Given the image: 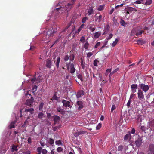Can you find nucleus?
I'll return each instance as SVG.
<instances>
[{"mask_svg": "<svg viewBox=\"0 0 154 154\" xmlns=\"http://www.w3.org/2000/svg\"><path fill=\"white\" fill-rule=\"evenodd\" d=\"M144 32L143 30H141L138 27L133 28L132 29L131 33V35L138 36L141 35V34Z\"/></svg>", "mask_w": 154, "mask_h": 154, "instance_id": "nucleus-1", "label": "nucleus"}, {"mask_svg": "<svg viewBox=\"0 0 154 154\" xmlns=\"http://www.w3.org/2000/svg\"><path fill=\"white\" fill-rule=\"evenodd\" d=\"M57 31L53 30L52 29H49L46 32V35L43 37L42 40L45 41L49 39L50 37H52L55 34Z\"/></svg>", "mask_w": 154, "mask_h": 154, "instance_id": "nucleus-2", "label": "nucleus"}, {"mask_svg": "<svg viewBox=\"0 0 154 154\" xmlns=\"http://www.w3.org/2000/svg\"><path fill=\"white\" fill-rule=\"evenodd\" d=\"M142 137L139 135L135 141V144L136 147L138 148L140 147L143 143Z\"/></svg>", "mask_w": 154, "mask_h": 154, "instance_id": "nucleus-3", "label": "nucleus"}, {"mask_svg": "<svg viewBox=\"0 0 154 154\" xmlns=\"http://www.w3.org/2000/svg\"><path fill=\"white\" fill-rule=\"evenodd\" d=\"M30 80L32 83H40L43 80V78L41 76H39L37 78H36L35 76H34L33 78L30 79Z\"/></svg>", "mask_w": 154, "mask_h": 154, "instance_id": "nucleus-4", "label": "nucleus"}, {"mask_svg": "<svg viewBox=\"0 0 154 154\" xmlns=\"http://www.w3.org/2000/svg\"><path fill=\"white\" fill-rule=\"evenodd\" d=\"M139 87L140 88V89L142 91H143L144 92L146 93L148 90L149 89V87L148 85H146L144 84L141 83L140 84Z\"/></svg>", "mask_w": 154, "mask_h": 154, "instance_id": "nucleus-5", "label": "nucleus"}, {"mask_svg": "<svg viewBox=\"0 0 154 154\" xmlns=\"http://www.w3.org/2000/svg\"><path fill=\"white\" fill-rule=\"evenodd\" d=\"M137 95L139 100H142L144 99V95L143 94V91L142 90L138 89Z\"/></svg>", "mask_w": 154, "mask_h": 154, "instance_id": "nucleus-6", "label": "nucleus"}, {"mask_svg": "<svg viewBox=\"0 0 154 154\" xmlns=\"http://www.w3.org/2000/svg\"><path fill=\"white\" fill-rule=\"evenodd\" d=\"M33 97H31L30 99H27L26 100L25 104L29 106L30 107H31L32 106V104L33 102Z\"/></svg>", "mask_w": 154, "mask_h": 154, "instance_id": "nucleus-7", "label": "nucleus"}, {"mask_svg": "<svg viewBox=\"0 0 154 154\" xmlns=\"http://www.w3.org/2000/svg\"><path fill=\"white\" fill-rule=\"evenodd\" d=\"M148 152L149 154H154V144H150L148 147Z\"/></svg>", "mask_w": 154, "mask_h": 154, "instance_id": "nucleus-8", "label": "nucleus"}, {"mask_svg": "<svg viewBox=\"0 0 154 154\" xmlns=\"http://www.w3.org/2000/svg\"><path fill=\"white\" fill-rule=\"evenodd\" d=\"M75 2L71 1V2L69 3L67 5H65V7L66 8V10L68 11L70 10V9L72 8L73 5L74 4Z\"/></svg>", "mask_w": 154, "mask_h": 154, "instance_id": "nucleus-9", "label": "nucleus"}, {"mask_svg": "<svg viewBox=\"0 0 154 154\" xmlns=\"http://www.w3.org/2000/svg\"><path fill=\"white\" fill-rule=\"evenodd\" d=\"M62 103H63V106L66 107H70V102L69 101L63 100L62 101Z\"/></svg>", "mask_w": 154, "mask_h": 154, "instance_id": "nucleus-10", "label": "nucleus"}, {"mask_svg": "<svg viewBox=\"0 0 154 154\" xmlns=\"http://www.w3.org/2000/svg\"><path fill=\"white\" fill-rule=\"evenodd\" d=\"M70 62L69 63V64H70V72L72 74L74 73L75 71V69L74 67V65L73 63L70 64Z\"/></svg>", "mask_w": 154, "mask_h": 154, "instance_id": "nucleus-11", "label": "nucleus"}, {"mask_svg": "<svg viewBox=\"0 0 154 154\" xmlns=\"http://www.w3.org/2000/svg\"><path fill=\"white\" fill-rule=\"evenodd\" d=\"M137 87V85L136 84H133L131 85L132 89L131 91L133 93H134L136 92Z\"/></svg>", "mask_w": 154, "mask_h": 154, "instance_id": "nucleus-12", "label": "nucleus"}, {"mask_svg": "<svg viewBox=\"0 0 154 154\" xmlns=\"http://www.w3.org/2000/svg\"><path fill=\"white\" fill-rule=\"evenodd\" d=\"M84 91L83 90H80L77 92L76 94L77 98H79L81 97L82 95L84 94Z\"/></svg>", "mask_w": 154, "mask_h": 154, "instance_id": "nucleus-13", "label": "nucleus"}, {"mask_svg": "<svg viewBox=\"0 0 154 154\" xmlns=\"http://www.w3.org/2000/svg\"><path fill=\"white\" fill-rule=\"evenodd\" d=\"M51 61L50 60L48 59L46 61V66L48 68H50L51 66Z\"/></svg>", "mask_w": 154, "mask_h": 154, "instance_id": "nucleus-14", "label": "nucleus"}, {"mask_svg": "<svg viewBox=\"0 0 154 154\" xmlns=\"http://www.w3.org/2000/svg\"><path fill=\"white\" fill-rule=\"evenodd\" d=\"M77 104L79 106L78 107V109L80 110L83 108V105L82 102L81 101H79L77 102Z\"/></svg>", "mask_w": 154, "mask_h": 154, "instance_id": "nucleus-15", "label": "nucleus"}, {"mask_svg": "<svg viewBox=\"0 0 154 154\" xmlns=\"http://www.w3.org/2000/svg\"><path fill=\"white\" fill-rule=\"evenodd\" d=\"M60 57H58L57 59V61H54V63L56 66L57 68V69H58L59 67V63L60 61Z\"/></svg>", "mask_w": 154, "mask_h": 154, "instance_id": "nucleus-16", "label": "nucleus"}, {"mask_svg": "<svg viewBox=\"0 0 154 154\" xmlns=\"http://www.w3.org/2000/svg\"><path fill=\"white\" fill-rule=\"evenodd\" d=\"M131 138V132L128 131V134L125 135L124 137V139L125 140H127L128 139H130Z\"/></svg>", "mask_w": 154, "mask_h": 154, "instance_id": "nucleus-17", "label": "nucleus"}, {"mask_svg": "<svg viewBox=\"0 0 154 154\" xmlns=\"http://www.w3.org/2000/svg\"><path fill=\"white\" fill-rule=\"evenodd\" d=\"M34 110L33 108L25 109V112H29L31 115L34 113Z\"/></svg>", "mask_w": 154, "mask_h": 154, "instance_id": "nucleus-18", "label": "nucleus"}, {"mask_svg": "<svg viewBox=\"0 0 154 154\" xmlns=\"http://www.w3.org/2000/svg\"><path fill=\"white\" fill-rule=\"evenodd\" d=\"M148 124L149 125V126H147V128H148L150 126L154 127V119L152 120H149V122H148Z\"/></svg>", "mask_w": 154, "mask_h": 154, "instance_id": "nucleus-19", "label": "nucleus"}, {"mask_svg": "<svg viewBox=\"0 0 154 154\" xmlns=\"http://www.w3.org/2000/svg\"><path fill=\"white\" fill-rule=\"evenodd\" d=\"M60 119V118L59 116H56L54 119V124L55 125L57 123V122L59 121Z\"/></svg>", "mask_w": 154, "mask_h": 154, "instance_id": "nucleus-20", "label": "nucleus"}, {"mask_svg": "<svg viewBox=\"0 0 154 154\" xmlns=\"http://www.w3.org/2000/svg\"><path fill=\"white\" fill-rule=\"evenodd\" d=\"M102 16L100 15L99 16H97L95 19V21H97L99 23H100L102 20Z\"/></svg>", "mask_w": 154, "mask_h": 154, "instance_id": "nucleus-21", "label": "nucleus"}, {"mask_svg": "<svg viewBox=\"0 0 154 154\" xmlns=\"http://www.w3.org/2000/svg\"><path fill=\"white\" fill-rule=\"evenodd\" d=\"M134 8L131 7H128L127 8H125V11H128L130 13H131L133 11Z\"/></svg>", "mask_w": 154, "mask_h": 154, "instance_id": "nucleus-22", "label": "nucleus"}, {"mask_svg": "<svg viewBox=\"0 0 154 154\" xmlns=\"http://www.w3.org/2000/svg\"><path fill=\"white\" fill-rule=\"evenodd\" d=\"M152 0H146V2H144L142 3L143 4H145L146 5H149L152 3Z\"/></svg>", "mask_w": 154, "mask_h": 154, "instance_id": "nucleus-23", "label": "nucleus"}, {"mask_svg": "<svg viewBox=\"0 0 154 154\" xmlns=\"http://www.w3.org/2000/svg\"><path fill=\"white\" fill-rule=\"evenodd\" d=\"M18 147V146L13 145L12 146V151H17L18 150V149H17Z\"/></svg>", "mask_w": 154, "mask_h": 154, "instance_id": "nucleus-24", "label": "nucleus"}, {"mask_svg": "<svg viewBox=\"0 0 154 154\" xmlns=\"http://www.w3.org/2000/svg\"><path fill=\"white\" fill-rule=\"evenodd\" d=\"M101 33L99 32H97L94 34V37L95 38H98L101 35Z\"/></svg>", "mask_w": 154, "mask_h": 154, "instance_id": "nucleus-25", "label": "nucleus"}, {"mask_svg": "<svg viewBox=\"0 0 154 154\" xmlns=\"http://www.w3.org/2000/svg\"><path fill=\"white\" fill-rule=\"evenodd\" d=\"M88 12V15L89 16H90L91 14H93L94 13V11H93V8H89Z\"/></svg>", "mask_w": 154, "mask_h": 154, "instance_id": "nucleus-26", "label": "nucleus"}, {"mask_svg": "<svg viewBox=\"0 0 154 154\" xmlns=\"http://www.w3.org/2000/svg\"><path fill=\"white\" fill-rule=\"evenodd\" d=\"M57 110L58 112H60L61 114H64L65 113V112L63 111V109H61L60 107L58 108L57 109Z\"/></svg>", "mask_w": 154, "mask_h": 154, "instance_id": "nucleus-27", "label": "nucleus"}, {"mask_svg": "<svg viewBox=\"0 0 154 154\" xmlns=\"http://www.w3.org/2000/svg\"><path fill=\"white\" fill-rule=\"evenodd\" d=\"M48 143L51 145H52L54 143V140L51 138H50L48 141Z\"/></svg>", "mask_w": 154, "mask_h": 154, "instance_id": "nucleus-28", "label": "nucleus"}, {"mask_svg": "<svg viewBox=\"0 0 154 154\" xmlns=\"http://www.w3.org/2000/svg\"><path fill=\"white\" fill-rule=\"evenodd\" d=\"M105 6V5H100L99 6L97 10L98 11H102L104 9V7Z\"/></svg>", "mask_w": 154, "mask_h": 154, "instance_id": "nucleus-29", "label": "nucleus"}, {"mask_svg": "<svg viewBox=\"0 0 154 154\" xmlns=\"http://www.w3.org/2000/svg\"><path fill=\"white\" fill-rule=\"evenodd\" d=\"M75 56L73 54H70L69 56V60L70 61L73 62Z\"/></svg>", "mask_w": 154, "mask_h": 154, "instance_id": "nucleus-30", "label": "nucleus"}, {"mask_svg": "<svg viewBox=\"0 0 154 154\" xmlns=\"http://www.w3.org/2000/svg\"><path fill=\"white\" fill-rule=\"evenodd\" d=\"M83 133L81 131H78L75 133L74 134V135L75 137H77L79 135L82 134Z\"/></svg>", "mask_w": 154, "mask_h": 154, "instance_id": "nucleus-31", "label": "nucleus"}, {"mask_svg": "<svg viewBox=\"0 0 154 154\" xmlns=\"http://www.w3.org/2000/svg\"><path fill=\"white\" fill-rule=\"evenodd\" d=\"M44 105V103L43 102H41L39 105V110L41 111L43 109V108Z\"/></svg>", "mask_w": 154, "mask_h": 154, "instance_id": "nucleus-32", "label": "nucleus"}, {"mask_svg": "<svg viewBox=\"0 0 154 154\" xmlns=\"http://www.w3.org/2000/svg\"><path fill=\"white\" fill-rule=\"evenodd\" d=\"M14 122H12L9 125V128L10 129H11L14 128Z\"/></svg>", "mask_w": 154, "mask_h": 154, "instance_id": "nucleus-33", "label": "nucleus"}, {"mask_svg": "<svg viewBox=\"0 0 154 154\" xmlns=\"http://www.w3.org/2000/svg\"><path fill=\"white\" fill-rule=\"evenodd\" d=\"M63 149V148L60 147L57 149V150L58 152H62Z\"/></svg>", "mask_w": 154, "mask_h": 154, "instance_id": "nucleus-34", "label": "nucleus"}, {"mask_svg": "<svg viewBox=\"0 0 154 154\" xmlns=\"http://www.w3.org/2000/svg\"><path fill=\"white\" fill-rule=\"evenodd\" d=\"M43 113L42 112H39L38 115V117L40 119H42L43 116Z\"/></svg>", "mask_w": 154, "mask_h": 154, "instance_id": "nucleus-35", "label": "nucleus"}, {"mask_svg": "<svg viewBox=\"0 0 154 154\" xmlns=\"http://www.w3.org/2000/svg\"><path fill=\"white\" fill-rule=\"evenodd\" d=\"M120 23L121 25L124 26H125V25L127 24L125 21L124 20H122L121 21Z\"/></svg>", "mask_w": 154, "mask_h": 154, "instance_id": "nucleus-36", "label": "nucleus"}, {"mask_svg": "<svg viewBox=\"0 0 154 154\" xmlns=\"http://www.w3.org/2000/svg\"><path fill=\"white\" fill-rule=\"evenodd\" d=\"M89 45V44L88 42L85 43L84 45V48L85 49H87Z\"/></svg>", "mask_w": 154, "mask_h": 154, "instance_id": "nucleus-37", "label": "nucleus"}, {"mask_svg": "<svg viewBox=\"0 0 154 154\" xmlns=\"http://www.w3.org/2000/svg\"><path fill=\"white\" fill-rule=\"evenodd\" d=\"M89 29L92 32H93L95 30L96 27L95 26L93 27L92 26H90L89 28Z\"/></svg>", "mask_w": 154, "mask_h": 154, "instance_id": "nucleus-38", "label": "nucleus"}, {"mask_svg": "<svg viewBox=\"0 0 154 154\" xmlns=\"http://www.w3.org/2000/svg\"><path fill=\"white\" fill-rule=\"evenodd\" d=\"M123 146L122 145L118 146V150L119 151H122L123 149Z\"/></svg>", "mask_w": 154, "mask_h": 154, "instance_id": "nucleus-39", "label": "nucleus"}, {"mask_svg": "<svg viewBox=\"0 0 154 154\" xmlns=\"http://www.w3.org/2000/svg\"><path fill=\"white\" fill-rule=\"evenodd\" d=\"M80 41L82 43H84L85 42V38L84 36H82L80 39Z\"/></svg>", "mask_w": 154, "mask_h": 154, "instance_id": "nucleus-40", "label": "nucleus"}, {"mask_svg": "<svg viewBox=\"0 0 154 154\" xmlns=\"http://www.w3.org/2000/svg\"><path fill=\"white\" fill-rule=\"evenodd\" d=\"M88 19V18L86 17H85L82 18V22L83 23H85L86 22V21Z\"/></svg>", "mask_w": 154, "mask_h": 154, "instance_id": "nucleus-41", "label": "nucleus"}, {"mask_svg": "<svg viewBox=\"0 0 154 154\" xmlns=\"http://www.w3.org/2000/svg\"><path fill=\"white\" fill-rule=\"evenodd\" d=\"M69 59V56L68 55H66L64 58V60L65 61H67Z\"/></svg>", "mask_w": 154, "mask_h": 154, "instance_id": "nucleus-42", "label": "nucleus"}, {"mask_svg": "<svg viewBox=\"0 0 154 154\" xmlns=\"http://www.w3.org/2000/svg\"><path fill=\"white\" fill-rule=\"evenodd\" d=\"M118 40L117 39H116L115 42H114L112 44V46L113 47H114L116 46V44L118 42Z\"/></svg>", "mask_w": 154, "mask_h": 154, "instance_id": "nucleus-43", "label": "nucleus"}, {"mask_svg": "<svg viewBox=\"0 0 154 154\" xmlns=\"http://www.w3.org/2000/svg\"><path fill=\"white\" fill-rule=\"evenodd\" d=\"M116 109V106L115 104L112 105L111 110V112H112L113 111Z\"/></svg>", "mask_w": 154, "mask_h": 154, "instance_id": "nucleus-44", "label": "nucleus"}, {"mask_svg": "<svg viewBox=\"0 0 154 154\" xmlns=\"http://www.w3.org/2000/svg\"><path fill=\"white\" fill-rule=\"evenodd\" d=\"M60 37L58 39H56L54 42V44H53V45L51 46V47H52L54 45V44H57V42H59V39H60Z\"/></svg>", "mask_w": 154, "mask_h": 154, "instance_id": "nucleus-45", "label": "nucleus"}, {"mask_svg": "<svg viewBox=\"0 0 154 154\" xmlns=\"http://www.w3.org/2000/svg\"><path fill=\"white\" fill-rule=\"evenodd\" d=\"M77 77L79 79H80L81 82H82L83 81L82 75L80 74H79L77 75Z\"/></svg>", "mask_w": 154, "mask_h": 154, "instance_id": "nucleus-46", "label": "nucleus"}, {"mask_svg": "<svg viewBox=\"0 0 154 154\" xmlns=\"http://www.w3.org/2000/svg\"><path fill=\"white\" fill-rule=\"evenodd\" d=\"M28 123V122L27 120H25L24 122V124L22 125V127H25L26 126V125Z\"/></svg>", "mask_w": 154, "mask_h": 154, "instance_id": "nucleus-47", "label": "nucleus"}, {"mask_svg": "<svg viewBox=\"0 0 154 154\" xmlns=\"http://www.w3.org/2000/svg\"><path fill=\"white\" fill-rule=\"evenodd\" d=\"M93 54V53L92 52H88L87 54V57L88 58L90 57Z\"/></svg>", "mask_w": 154, "mask_h": 154, "instance_id": "nucleus-48", "label": "nucleus"}, {"mask_svg": "<svg viewBox=\"0 0 154 154\" xmlns=\"http://www.w3.org/2000/svg\"><path fill=\"white\" fill-rule=\"evenodd\" d=\"M55 143L56 145H59L60 144H62L61 141L60 140H57L55 141Z\"/></svg>", "mask_w": 154, "mask_h": 154, "instance_id": "nucleus-49", "label": "nucleus"}, {"mask_svg": "<svg viewBox=\"0 0 154 154\" xmlns=\"http://www.w3.org/2000/svg\"><path fill=\"white\" fill-rule=\"evenodd\" d=\"M70 24H69L68 26H66L64 29L63 30L62 32H65L66 31V30L68 28L70 27Z\"/></svg>", "mask_w": 154, "mask_h": 154, "instance_id": "nucleus-50", "label": "nucleus"}, {"mask_svg": "<svg viewBox=\"0 0 154 154\" xmlns=\"http://www.w3.org/2000/svg\"><path fill=\"white\" fill-rule=\"evenodd\" d=\"M99 61L97 60L96 59H95L94 60V61L93 64L94 66H97V62H99Z\"/></svg>", "mask_w": 154, "mask_h": 154, "instance_id": "nucleus-51", "label": "nucleus"}, {"mask_svg": "<svg viewBox=\"0 0 154 154\" xmlns=\"http://www.w3.org/2000/svg\"><path fill=\"white\" fill-rule=\"evenodd\" d=\"M101 127V124L99 123L96 127L97 130H99Z\"/></svg>", "mask_w": 154, "mask_h": 154, "instance_id": "nucleus-52", "label": "nucleus"}, {"mask_svg": "<svg viewBox=\"0 0 154 154\" xmlns=\"http://www.w3.org/2000/svg\"><path fill=\"white\" fill-rule=\"evenodd\" d=\"M53 98L55 100H58V97L56 94H55L53 95Z\"/></svg>", "mask_w": 154, "mask_h": 154, "instance_id": "nucleus-53", "label": "nucleus"}, {"mask_svg": "<svg viewBox=\"0 0 154 154\" xmlns=\"http://www.w3.org/2000/svg\"><path fill=\"white\" fill-rule=\"evenodd\" d=\"M100 42H98L94 46L95 48H97L98 46H100Z\"/></svg>", "mask_w": 154, "mask_h": 154, "instance_id": "nucleus-54", "label": "nucleus"}, {"mask_svg": "<svg viewBox=\"0 0 154 154\" xmlns=\"http://www.w3.org/2000/svg\"><path fill=\"white\" fill-rule=\"evenodd\" d=\"M140 129L143 131H145L146 130V128L144 126H141Z\"/></svg>", "mask_w": 154, "mask_h": 154, "instance_id": "nucleus-55", "label": "nucleus"}, {"mask_svg": "<svg viewBox=\"0 0 154 154\" xmlns=\"http://www.w3.org/2000/svg\"><path fill=\"white\" fill-rule=\"evenodd\" d=\"M42 148L41 147H39L37 148V151L38 152H41Z\"/></svg>", "mask_w": 154, "mask_h": 154, "instance_id": "nucleus-56", "label": "nucleus"}, {"mask_svg": "<svg viewBox=\"0 0 154 154\" xmlns=\"http://www.w3.org/2000/svg\"><path fill=\"white\" fill-rule=\"evenodd\" d=\"M42 154H46L47 151L45 149H43L42 150Z\"/></svg>", "mask_w": 154, "mask_h": 154, "instance_id": "nucleus-57", "label": "nucleus"}, {"mask_svg": "<svg viewBox=\"0 0 154 154\" xmlns=\"http://www.w3.org/2000/svg\"><path fill=\"white\" fill-rule=\"evenodd\" d=\"M113 36V34H110L108 38H107V40L110 39Z\"/></svg>", "mask_w": 154, "mask_h": 154, "instance_id": "nucleus-58", "label": "nucleus"}, {"mask_svg": "<svg viewBox=\"0 0 154 154\" xmlns=\"http://www.w3.org/2000/svg\"><path fill=\"white\" fill-rule=\"evenodd\" d=\"M28 142L29 143L31 144L32 143V139L31 137H29L28 139Z\"/></svg>", "mask_w": 154, "mask_h": 154, "instance_id": "nucleus-59", "label": "nucleus"}, {"mask_svg": "<svg viewBox=\"0 0 154 154\" xmlns=\"http://www.w3.org/2000/svg\"><path fill=\"white\" fill-rule=\"evenodd\" d=\"M81 63V65L82 68L83 69H85V65L83 64V61H82Z\"/></svg>", "mask_w": 154, "mask_h": 154, "instance_id": "nucleus-60", "label": "nucleus"}, {"mask_svg": "<svg viewBox=\"0 0 154 154\" xmlns=\"http://www.w3.org/2000/svg\"><path fill=\"white\" fill-rule=\"evenodd\" d=\"M124 5V4L123 3L122 4H120V5H118L116 6L115 8L116 9H117V8L119 7H122V6Z\"/></svg>", "mask_w": 154, "mask_h": 154, "instance_id": "nucleus-61", "label": "nucleus"}, {"mask_svg": "<svg viewBox=\"0 0 154 154\" xmlns=\"http://www.w3.org/2000/svg\"><path fill=\"white\" fill-rule=\"evenodd\" d=\"M134 3L135 4H140L141 3V2L140 1V0H137L135 2H134Z\"/></svg>", "mask_w": 154, "mask_h": 154, "instance_id": "nucleus-62", "label": "nucleus"}, {"mask_svg": "<svg viewBox=\"0 0 154 154\" xmlns=\"http://www.w3.org/2000/svg\"><path fill=\"white\" fill-rule=\"evenodd\" d=\"M131 103V100H128V102L127 103V105L128 107H129L130 106V105Z\"/></svg>", "mask_w": 154, "mask_h": 154, "instance_id": "nucleus-63", "label": "nucleus"}, {"mask_svg": "<svg viewBox=\"0 0 154 154\" xmlns=\"http://www.w3.org/2000/svg\"><path fill=\"white\" fill-rule=\"evenodd\" d=\"M119 70V69L118 68H116V69H115L114 70H113L112 72L114 74L116 72H117L118 70Z\"/></svg>", "mask_w": 154, "mask_h": 154, "instance_id": "nucleus-64", "label": "nucleus"}]
</instances>
